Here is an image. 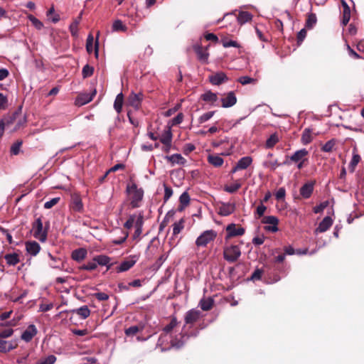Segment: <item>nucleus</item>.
Masks as SVG:
<instances>
[{"mask_svg": "<svg viewBox=\"0 0 364 364\" xmlns=\"http://www.w3.org/2000/svg\"><path fill=\"white\" fill-rule=\"evenodd\" d=\"M126 193L129 196L131 207L132 208L140 207L144 198V190L141 188H138L136 183L130 180L127 185Z\"/></svg>", "mask_w": 364, "mask_h": 364, "instance_id": "obj_1", "label": "nucleus"}, {"mask_svg": "<svg viewBox=\"0 0 364 364\" xmlns=\"http://www.w3.org/2000/svg\"><path fill=\"white\" fill-rule=\"evenodd\" d=\"M49 222H46L43 228L41 217L36 218L32 223L33 235L35 238L39 240L41 242H44L47 240L48 232L49 229Z\"/></svg>", "mask_w": 364, "mask_h": 364, "instance_id": "obj_2", "label": "nucleus"}, {"mask_svg": "<svg viewBox=\"0 0 364 364\" xmlns=\"http://www.w3.org/2000/svg\"><path fill=\"white\" fill-rule=\"evenodd\" d=\"M187 328L181 331L178 336H175L171 340V346L176 348H180L184 346L190 337H196L198 334V330H192Z\"/></svg>", "mask_w": 364, "mask_h": 364, "instance_id": "obj_3", "label": "nucleus"}, {"mask_svg": "<svg viewBox=\"0 0 364 364\" xmlns=\"http://www.w3.org/2000/svg\"><path fill=\"white\" fill-rule=\"evenodd\" d=\"M217 232L214 230H208L203 232L196 239V245L200 247H206L210 243L213 242L217 237Z\"/></svg>", "mask_w": 364, "mask_h": 364, "instance_id": "obj_4", "label": "nucleus"}, {"mask_svg": "<svg viewBox=\"0 0 364 364\" xmlns=\"http://www.w3.org/2000/svg\"><path fill=\"white\" fill-rule=\"evenodd\" d=\"M241 256V250L238 245H232L225 247L223 250V257L228 262L232 263L237 261Z\"/></svg>", "mask_w": 364, "mask_h": 364, "instance_id": "obj_5", "label": "nucleus"}, {"mask_svg": "<svg viewBox=\"0 0 364 364\" xmlns=\"http://www.w3.org/2000/svg\"><path fill=\"white\" fill-rule=\"evenodd\" d=\"M200 316L201 312L199 310L193 309L188 311L184 316L185 324L183 326V331H185L187 327L191 328L193 325L200 319Z\"/></svg>", "mask_w": 364, "mask_h": 364, "instance_id": "obj_6", "label": "nucleus"}, {"mask_svg": "<svg viewBox=\"0 0 364 364\" xmlns=\"http://www.w3.org/2000/svg\"><path fill=\"white\" fill-rule=\"evenodd\" d=\"M262 223L267 225L264 230L267 232H276L278 231L279 219L274 215L264 216L261 220Z\"/></svg>", "mask_w": 364, "mask_h": 364, "instance_id": "obj_7", "label": "nucleus"}, {"mask_svg": "<svg viewBox=\"0 0 364 364\" xmlns=\"http://www.w3.org/2000/svg\"><path fill=\"white\" fill-rule=\"evenodd\" d=\"M193 50L199 61L203 64L208 63L209 53L208 52V48H203L200 44H196L193 46Z\"/></svg>", "mask_w": 364, "mask_h": 364, "instance_id": "obj_8", "label": "nucleus"}, {"mask_svg": "<svg viewBox=\"0 0 364 364\" xmlns=\"http://www.w3.org/2000/svg\"><path fill=\"white\" fill-rule=\"evenodd\" d=\"M96 94V89H94L90 93H80L75 100V104L78 106H82L87 104L92 100Z\"/></svg>", "mask_w": 364, "mask_h": 364, "instance_id": "obj_9", "label": "nucleus"}, {"mask_svg": "<svg viewBox=\"0 0 364 364\" xmlns=\"http://www.w3.org/2000/svg\"><path fill=\"white\" fill-rule=\"evenodd\" d=\"M226 239H229L236 236H241L245 234V229L242 227H237L235 224L232 223L226 228Z\"/></svg>", "mask_w": 364, "mask_h": 364, "instance_id": "obj_10", "label": "nucleus"}, {"mask_svg": "<svg viewBox=\"0 0 364 364\" xmlns=\"http://www.w3.org/2000/svg\"><path fill=\"white\" fill-rule=\"evenodd\" d=\"M316 183L315 181H308L304 183L300 188L299 193L303 198L307 199L311 197L314 191V187Z\"/></svg>", "mask_w": 364, "mask_h": 364, "instance_id": "obj_11", "label": "nucleus"}, {"mask_svg": "<svg viewBox=\"0 0 364 364\" xmlns=\"http://www.w3.org/2000/svg\"><path fill=\"white\" fill-rule=\"evenodd\" d=\"M144 95L141 92L134 93L132 92L128 97V103L130 106L133 107L135 109H139L141 106V101L143 100Z\"/></svg>", "mask_w": 364, "mask_h": 364, "instance_id": "obj_12", "label": "nucleus"}, {"mask_svg": "<svg viewBox=\"0 0 364 364\" xmlns=\"http://www.w3.org/2000/svg\"><path fill=\"white\" fill-rule=\"evenodd\" d=\"M21 110H22V107H19L18 108V109L16 110L15 112H14L12 114L5 116L4 117V119H2L1 120L2 122V123L4 124V127H6V126L8 127V126L14 124L16 121V119L21 117Z\"/></svg>", "mask_w": 364, "mask_h": 364, "instance_id": "obj_13", "label": "nucleus"}, {"mask_svg": "<svg viewBox=\"0 0 364 364\" xmlns=\"http://www.w3.org/2000/svg\"><path fill=\"white\" fill-rule=\"evenodd\" d=\"M309 151L306 149H301L295 151L289 158L290 161L294 163H298L299 161H307V156Z\"/></svg>", "mask_w": 364, "mask_h": 364, "instance_id": "obj_14", "label": "nucleus"}, {"mask_svg": "<svg viewBox=\"0 0 364 364\" xmlns=\"http://www.w3.org/2000/svg\"><path fill=\"white\" fill-rule=\"evenodd\" d=\"M38 330L35 325L31 324L21 334V339L26 342H30L37 334Z\"/></svg>", "mask_w": 364, "mask_h": 364, "instance_id": "obj_15", "label": "nucleus"}, {"mask_svg": "<svg viewBox=\"0 0 364 364\" xmlns=\"http://www.w3.org/2000/svg\"><path fill=\"white\" fill-rule=\"evenodd\" d=\"M70 207L75 212L82 213L83 211V203L79 195L74 194L72 196Z\"/></svg>", "mask_w": 364, "mask_h": 364, "instance_id": "obj_16", "label": "nucleus"}, {"mask_svg": "<svg viewBox=\"0 0 364 364\" xmlns=\"http://www.w3.org/2000/svg\"><path fill=\"white\" fill-rule=\"evenodd\" d=\"M223 107H230L235 105L237 102V97L233 92H229L226 97L221 99Z\"/></svg>", "mask_w": 364, "mask_h": 364, "instance_id": "obj_17", "label": "nucleus"}, {"mask_svg": "<svg viewBox=\"0 0 364 364\" xmlns=\"http://www.w3.org/2000/svg\"><path fill=\"white\" fill-rule=\"evenodd\" d=\"M333 225V220L330 216L325 217L319 223L318 227L315 230V232H324L328 230Z\"/></svg>", "mask_w": 364, "mask_h": 364, "instance_id": "obj_18", "label": "nucleus"}, {"mask_svg": "<svg viewBox=\"0 0 364 364\" xmlns=\"http://www.w3.org/2000/svg\"><path fill=\"white\" fill-rule=\"evenodd\" d=\"M97 264L107 266V270L111 269L114 263H110L111 258L105 255H97L93 258Z\"/></svg>", "mask_w": 364, "mask_h": 364, "instance_id": "obj_19", "label": "nucleus"}, {"mask_svg": "<svg viewBox=\"0 0 364 364\" xmlns=\"http://www.w3.org/2000/svg\"><path fill=\"white\" fill-rule=\"evenodd\" d=\"M210 82L215 85H218L228 81V78L223 72H218L209 77Z\"/></svg>", "mask_w": 364, "mask_h": 364, "instance_id": "obj_20", "label": "nucleus"}, {"mask_svg": "<svg viewBox=\"0 0 364 364\" xmlns=\"http://www.w3.org/2000/svg\"><path fill=\"white\" fill-rule=\"evenodd\" d=\"M25 245L26 252L32 256H36L41 250L40 245L36 241H28Z\"/></svg>", "mask_w": 364, "mask_h": 364, "instance_id": "obj_21", "label": "nucleus"}, {"mask_svg": "<svg viewBox=\"0 0 364 364\" xmlns=\"http://www.w3.org/2000/svg\"><path fill=\"white\" fill-rule=\"evenodd\" d=\"M235 210V205L230 203H223L219 208V215L222 216H228L232 214Z\"/></svg>", "mask_w": 364, "mask_h": 364, "instance_id": "obj_22", "label": "nucleus"}, {"mask_svg": "<svg viewBox=\"0 0 364 364\" xmlns=\"http://www.w3.org/2000/svg\"><path fill=\"white\" fill-rule=\"evenodd\" d=\"M17 347L15 341H6L0 338V352L7 353Z\"/></svg>", "mask_w": 364, "mask_h": 364, "instance_id": "obj_23", "label": "nucleus"}, {"mask_svg": "<svg viewBox=\"0 0 364 364\" xmlns=\"http://www.w3.org/2000/svg\"><path fill=\"white\" fill-rule=\"evenodd\" d=\"M208 162L214 167H220L224 163V160L219 155L210 154L208 156Z\"/></svg>", "mask_w": 364, "mask_h": 364, "instance_id": "obj_24", "label": "nucleus"}, {"mask_svg": "<svg viewBox=\"0 0 364 364\" xmlns=\"http://www.w3.org/2000/svg\"><path fill=\"white\" fill-rule=\"evenodd\" d=\"M136 263L135 259H128L122 262L116 267L117 272H123L131 269Z\"/></svg>", "mask_w": 364, "mask_h": 364, "instance_id": "obj_25", "label": "nucleus"}, {"mask_svg": "<svg viewBox=\"0 0 364 364\" xmlns=\"http://www.w3.org/2000/svg\"><path fill=\"white\" fill-rule=\"evenodd\" d=\"M71 312L78 315L82 319H86L90 315V310L86 305L82 306L78 309H75L71 311Z\"/></svg>", "mask_w": 364, "mask_h": 364, "instance_id": "obj_26", "label": "nucleus"}, {"mask_svg": "<svg viewBox=\"0 0 364 364\" xmlns=\"http://www.w3.org/2000/svg\"><path fill=\"white\" fill-rule=\"evenodd\" d=\"M4 259L9 266H15L20 262L19 255L16 252L5 255Z\"/></svg>", "mask_w": 364, "mask_h": 364, "instance_id": "obj_27", "label": "nucleus"}, {"mask_svg": "<svg viewBox=\"0 0 364 364\" xmlns=\"http://www.w3.org/2000/svg\"><path fill=\"white\" fill-rule=\"evenodd\" d=\"M87 253L85 248H79L73 251L71 257L73 260L80 262L85 258Z\"/></svg>", "mask_w": 364, "mask_h": 364, "instance_id": "obj_28", "label": "nucleus"}, {"mask_svg": "<svg viewBox=\"0 0 364 364\" xmlns=\"http://www.w3.org/2000/svg\"><path fill=\"white\" fill-rule=\"evenodd\" d=\"M237 21L240 25H242L247 22L252 21V15L248 11H240L237 17Z\"/></svg>", "mask_w": 364, "mask_h": 364, "instance_id": "obj_29", "label": "nucleus"}, {"mask_svg": "<svg viewBox=\"0 0 364 364\" xmlns=\"http://www.w3.org/2000/svg\"><path fill=\"white\" fill-rule=\"evenodd\" d=\"M252 163V158L250 156L242 157L236 164L240 170L246 169Z\"/></svg>", "mask_w": 364, "mask_h": 364, "instance_id": "obj_30", "label": "nucleus"}, {"mask_svg": "<svg viewBox=\"0 0 364 364\" xmlns=\"http://www.w3.org/2000/svg\"><path fill=\"white\" fill-rule=\"evenodd\" d=\"M166 159L172 164L183 165L186 163V160L179 154H175L171 156H167Z\"/></svg>", "mask_w": 364, "mask_h": 364, "instance_id": "obj_31", "label": "nucleus"}, {"mask_svg": "<svg viewBox=\"0 0 364 364\" xmlns=\"http://www.w3.org/2000/svg\"><path fill=\"white\" fill-rule=\"evenodd\" d=\"M317 18L316 15L314 13H309L307 14L305 27L308 29H311L316 24Z\"/></svg>", "mask_w": 364, "mask_h": 364, "instance_id": "obj_32", "label": "nucleus"}, {"mask_svg": "<svg viewBox=\"0 0 364 364\" xmlns=\"http://www.w3.org/2000/svg\"><path fill=\"white\" fill-rule=\"evenodd\" d=\"M242 186V182L240 180H237L234 183L230 185H225L224 186V191L229 193H234L237 192Z\"/></svg>", "mask_w": 364, "mask_h": 364, "instance_id": "obj_33", "label": "nucleus"}, {"mask_svg": "<svg viewBox=\"0 0 364 364\" xmlns=\"http://www.w3.org/2000/svg\"><path fill=\"white\" fill-rule=\"evenodd\" d=\"M361 158L360 156L356 153L355 149L353 150V157L349 164V170L351 173L355 171V167L360 162Z\"/></svg>", "mask_w": 364, "mask_h": 364, "instance_id": "obj_34", "label": "nucleus"}, {"mask_svg": "<svg viewBox=\"0 0 364 364\" xmlns=\"http://www.w3.org/2000/svg\"><path fill=\"white\" fill-rule=\"evenodd\" d=\"M180 205L178 210L181 211L183 208L189 205L190 196L187 192H183L179 198Z\"/></svg>", "mask_w": 364, "mask_h": 364, "instance_id": "obj_35", "label": "nucleus"}, {"mask_svg": "<svg viewBox=\"0 0 364 364\" xmlns=\"http://www.w3.org/2000/svg\"><path fill=\"white\" fill-rule=\"evenodd\" d=\"M200 98L207 102L213 104L218 100V96L215 93L212 92L211 91H208L204 94L201 95Z\"/></svg>", "mask_w": 364, "mask_h": 364, "instance_id": "obj_36", "label": "nucleus"}, {"mask_svg": "<svg viewBox=\"0 0 364 364\" xmlns=\"http://www.w3.org/2000/svg\"><path fill=\"white\" fill-rule=\"evenodd\" d=\"M174 215H175V210H169L166 213L164 220L161 221V223L159 225V232H161L168 225L170 219L172 218L174 216Z\"/></svg>", "mask_w": 364, "mask_h": 364, "instance_id": "obj_37", "label": "nucleus"}, {"mask_svg": "<svg viewBox=\"0 0 364 364\" xmlns=\"http://www.w3.org/2000/svg\"><path fill=\"white\" fill-rule=\"evenodd\" d=\"M143 328L144 326L141 325H135L126 328L124 332L127 336H134L139 332L142 331Z\"/></svg>", "mask_w": 364, "mask_h": 364, "instance_id": "obj_38", "label": "nucleus"}, {"mask_svg": "<svg viewBox=\"0 0 364 364\" xmlns=\"http://www.w3.org/2000/svg\"><path fill=\"white\" fill-rule=\"evenodd\" d=\"M123 102L124 96L123 94L121 92L117 95L114 102V108L118 114H119L122 112Z\"/></svg>", "mask_w": 364, "mask_h": 364, "instance_id": "obj_39", "label": "nucleus"}, {"mask_svg": "<svg viewBox=\"0 0 364 364\" xmlns=\"http://www.w3.org/2000/svg\"><path fill=\"white\" fill-rule=\"evenodd\" d=\"M214 301L212 298L201 299L200 301V306L202 310L209 311L213 308Z\"/></svg>", "mask_w": 364, "mask_h": 364, "instance_id": "obj_40", "label": "nucleus"}, {"mask_svg": "<svg viewBox=\"0 0 364 364\" xmlns=\"http://www.w3.org/2000/svg\"><path fill=\"white\" fill-rule=\"evenodd\" d=\"M172 136H173V135H172L171 129L168 128V129L165 130L164 132V133L162 134V135L160 138V141L163 144H171Z\"/></svg>", "mask_w": 364, "mask_h": 364, "instance_id": "obj_41", "label": "nucleus"}, {"mask_svg": "<svg viewBox=\"0 0 364 364\" xmlns=\"http://www.w3.org/2000/svg\"><path fill=\"white\" fill-rule=\"evenodd\" d=\"M178 321H177L176 317H175V316L171 317L169 323L166 325L163 328V332H164L165 333H171L173 331V329L178 326Z\"/></svg>", "mask_w": 364, "mask_h": 364, "instance_id": "obj_42", "label": "nucleus"}, {"mask_svg": "<svg viewBox=\"0 0 364 364\" xmlns=\"http://www.w3.org/2000/svg\"><path fill=\"white\" fill-rule=\"evenodd\" d=\"M279 141V136L277 133H274L267 139L266 141V148L271 149L273 148L275 144Z\"/></svg>", "mask_w": 364, "mask_h": 364, "instance_id": "obj_43", "label": "nucleus"}, {"mask_svg": "<svg viewBox=\"0 0 364 364\" xmlns=\"http://www.w3.org/2000/svg\"><path fill=\"white\" fill-rule=\"evenodd\" d=\"M184 223L185 220L183 218H181L178 222L175 223L173 226V235L176 236L178 235L181 230L184 228Z\"/></svg>", "mask_w": 364, "mask_h": 364, "instance_id": "obj_44", "label": "nucleus"}, {"mask_svg": "<svg viewBox=\"0 0 364 364\" xmlns=\"http://www.w3.org/2000/svg\"><path fill=\"white\" fill-rule=\"evenodd\" d=\"M313 138L311 134V130L309 129H305L302 133L301 136V143L304 145H306L311 142Z\"/></svg>", "mask_w": 364, "mask_h": 364, "instance_id": "obj_45", "label": "nucleus"}, {"mask_svg": "<svg viewBox=\"0 0 364 364\" xmlns=\"http://www.w3.org/2000/svg\"><path fill=\"white\" fill-rule=\"evenodd\" d=\"M237 82L242 85L248 84H256L257 80L255 78L250 77L249 76H242L237 79Z\"/></svg>", "mask_w": 364, "mask_h": 364, "instance_id": "obj_46", "label": "nucleus"}, {"mask_svg": "<svg viewBox=\"0 0 364 364\" xmlns=\"http://www.w3.org/2000/svg\"><path fill=\"white\" fill-rule=\"evenodd\" d=\"M112 29L114 31H126L127 27L123 24L121 20H116L112 25Z\"/></svg>", "mask_w": 364, "mask_h": 364, "instance_id": "obj_47", "label": "nucleus"}, {"mask_svg": "<svg viewBox=\"0 0 364 364\" xmlns=\"http://www.w3.org/2000/svg\"><path fill=\"white\" fill-rule=\"evenodd\" d=\"M94 68L89 65L88 64L85 65L82 70V75L83 78H87L93 75Z\"/></svg>", "mask_w": 364, "mask_h": 364, "instance_id": "obj_48", "label": "nucleus"}, {"mask_svg": "<svg viewBox=\"0 0 364 364\" xmlns=\"http://www.w3.org/2000/svg\"><path fill=\"white\" fill-rule=\"evenodd\" d=\"M335 145V139H331L328 141L324 145H323L321 149L324 152H331Z\"/></svg>", "mask_w": 364, "mask_h": 364, "instance_id": "obj_49", "label": "nucleus"}, {"mask_svg": "<svg viewBox=\"0 0 364 364\" xmlns=\"http://www.w3.org/2000/svg\"><path fill=\"white\" fill-rule=\"evenodd\" d=\"M57 358L54 355H50L45 358L39 360L36 364H54Z\"/></svg>", "mask_w": 364, "mask_h": 364, "instance_id": "obj_50", "label": "nucleus"}, {"mask_svg": "<svg viewBox=\"0 0 364 364\" xmlns=\"http://www.w3.org/2000/svg\"><path fill=\"white\" fill-rule=\"evenodd\" d=\"M22 145L21 141H17L16 142L14 143L10 149V152L13 155H18L20 152V149Z\"/></svg>", "mask_w": 364, "mask_h": 364, "instance_id": "obj_51", "label": "nucleus"}, {"mask_svg": "<svg viewBox=\"0 0 364 364\" xmlns=\"http://www.w3.org/2000/svg\"><path fill=\"white\" fill-rule=\"evenodd\" d=\"M28 19L32 23V24L36 27V29L41 30L43 28V23L35 16L30 15L28 16Z\"/></svg>", "mask_w": 364, "mask_h": 364, "instance_id": "obj_52", "label": "nucleus"}, {"mask_svg": "<svg viewBox=\"0 0 364 364\" xmlns=\"http://www.w3.org/2000/svg\"><path fill=\"white\" fill-rule=\"evenodd\" d=\"M164 202L166 203L168 200V199L172 196L173 190L170 186H168L166 183H164Z\"/></svg>", "mask_w": 364, "mask_h": 364, "instance_id": "obj_53", "label": "nucleus"}, {"mask_svg": "<svg viewBox=\"0 0 364 364\" xmlns=\"http://www.w3.org/2000/svg\"><path fill=\"white\" fill-rule=\"evenodd\" d=\"M214 114H215V111H210V112L204 113L198 118V122L200 124H203V123L208 121L210 118L213 117Z\"/></svg>", "mask_w": 364, "mask_h": 364, "instance_id": "obj_54", "label": "nucleus"}, {"mask_svg": "<svg viewBox=\"0 0 364 364\" xmlns=\"http://www.w3.org/2000/svg\"><path fill=\"white\" fill-rule=\"evenodd\" d=\"M222 44L225 48H228V47L240 48V44L237 41H232V40H228L226 38H224L222 40Z\"/></svg>", "mask_w": 364, "mask_h": 364, "instance_id": "obj_55", "label": "nucleus"}, {"mask_svg": "<svg viewBox=\"0 0 364 364\" xmlns=\"http://www.w3.org/2000/svg\"><path fill=\"white\" fill-rule=\"evenodd\" d=\"M136 218V216L135 215H131L129 217L128 220L124 223V227L127 230L131 229L132 227L134 226Z\"/></svg>", "mask_w": 364, "mask_h": 364, "instance_id": "obj_56", "label": "nucleus"}, {"mask_svg": "<svg viewBox=\"0 0 364 364\" xmlns=\"http://www.w3.org/2000/svg\"><path fill=\"white\" fill-rule=\"evenodd\" d=\"M8 107V98L6 95L0 92V110H5Z\"/></svg>", "mask_w": 364, "mask_h": 364, "instance_id": "obj_57", "label": "nucleus"}, {"mask_svg": "<svg viewBox=\"0 0 364 364\" xmlns=\"http://www.w3.org/2000/svg\"><path fill=\"white\" fill-rule=\"evenodd\" d=\"M263 166L267 168H269L272 170H275L278 166H280V164L278 163L277 160L274 161H266L264 162Z\"/></svg>", "mask_w": 364, "mask_h": 364, "instance_id": "obj_58", "label": "nucleus"}, {"mask_svg": "<svg viewBox=\"0 0 364 364\" xmlns=\"http://www.w3.org/2000/svg\"><path fill=\"white\" fill-rule=\"evenodd\" d=\"M306 28H302L298 33L296 36L297 45L300 46L304 41V38L306 36Z\"/></svg>", "mask_w": 364, "mask_h": 364, "instance_id": "obj_59", "label": "nucleus"}, {"mask_svg": "<svg viewBox=\"0 0 364 364\" xmlns=\"http://www.w3.org/2000/svg\"><path fill=\"white\" fill-rule=\"evenodd\" d=\"M86 50L88 53H91L93 50V36L90 34L86 42Z\"/></svg>", "mask_w": 364, "mask_h": 364, "instance_id": "obj_60", "label": "nucleus"}, {"mask_svg": "<svg viewBox=\"0 0 364 364\" xmlns=\"http://www.w3.org/2000/svg\"><path fill=\"white\" fill-rule=\"evenodd\" d=\"M97 264L96 262H95L93 260L92 262H90L87 264L82 265L80 267V269H84V270L92 271V270L95 269L97 268Z\"/></svg>", "mask_w": 364, "mask_h": 364, "instance_id": "obj_61", "label": "nucleus"}, {"mask_svg": "<svg viewBox=\"0 0 364 364\" xmlns=\"http://www.w3.org/2000/svg\"><path fill=\"white\" fill-rule=\"evenodd\" d=\"M59 200L60 198H53L44 203V208L46 209H50L55 205L59 202Z\"/></svg>", "mask_w": 364, "mask_h": 364, "instance_id": "obj_62", "label": "nucleus"}, {"mask_svg": "<svg viewBox=\"0 0 364 364\" xmlns=\"http://www.w3.org/2000/svg\"><path fill=\"white\" fill-rule=\"evenodd\" d=\"M14 333V330L12 328H6L2 331H0V338H6L11 337Z\"/></svg>", "mask_w": 364, "mask_h": 364, "instance_id": "obj_63", "label": "nucleus"}, {"mask_svg": "<svg viewBox=\"0 0 364 364\" xmlns=\"http://www.w3.org/2000/svg\"><path fill=\"white\" fill-rule=\"evenodd\" d=\"M92 296L99 301H107L109 299V295L104 292H97L92 294Z\"/></svg>", "mask_w": 364, "mask_h": 364, "instance_id": "obj_64", "label": "nucleus"}]
</instances>
